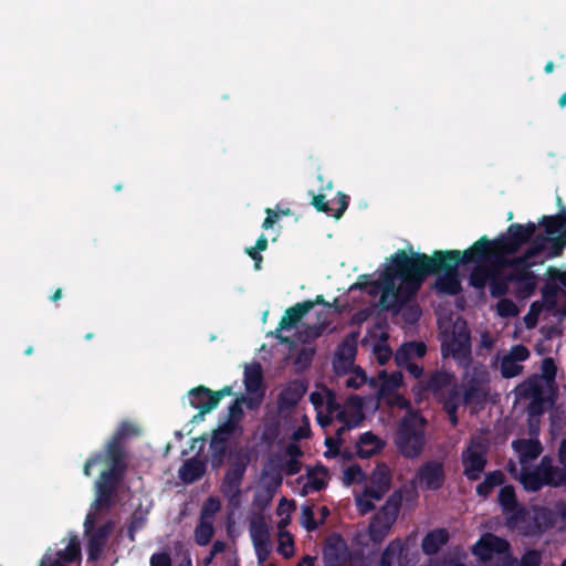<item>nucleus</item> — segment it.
<instances>
[{
    "label": "nucleus",
    "mask_w": 566,
    "mask_h": 566,
    "mask_svg": "<svg viewBox=\"0 0 566 566\" xmlns=\"http://www.w3.org/2000/svg\"><path fill=\"white\" fill-rule=\"evenodd\" d=\"M460 264L459 250H436L431 256L420 252L408 255L405 250H398L377 280L361 276L365 281L359 283V287L368 290L369 294H376L380 290V306L398 313L416 296L429 275L439 274L434 282L438 292L458 294L461 291L458 276Z\"/></svg>",
    "instance_id": "f257e3e1"
},
{
    "label": "nucleus",
    "mask_w": 566,
    "mask_h": 566,
    "mask_svg": "<svg viewBox=\"0 0 566 566\" xmlns=\"http://www.w3.org/2000/svg\"><path fill=\"white\" fill-rule=\"evenodd\" d=\"M537 230L534 222L526 224L512 223L507 227L506 232L500 234L497 238L490 240L486 235L481 237L473 243L471 252H475L480 258L485 256V253L491 249L492 259L499 263H504V258L516 253L522 245L531 242Z\"/></svg>",
    "instance_id": "f03ea898"
},
{
    "label": "nucleus",
    "mask_w": 566,
    "mask_h": 566,
    "mask_svg": "<svg viewBox=\"0 0 566 566\" xmlns=\"http://www.w3.org/2000/svg\"><path fill=\"white\" fill-rule=\"evenodd\" d=\"M427 420L416 410H409L399 421L394 436L398 452L406 459H416L426 444Z\"/></svg>",
    "instance_id": "7ed1b4c3"
},
{
    "label": "nucleus",
    "mask_w": 566,
    "mask_h": 566,
    "mask_svg": "<svg viewBox=\"0 0 566 566\" xmlns=\"http://www.w3.org/2000/svg\"><path fill=\"white\" fill-rule=\"evenodd\" d=\"M109 467L99 473L95 481V499L91 509L95 512L109 511L116 503L117 492L124 481L127 460L106 458Z\"/></svg>",
    "instance_id": "20e7f679"
},
{
    "label": "nucleus",
    "mask_w": 566,
    "mask_h": 566,
    "mask_svg": "<svg viewBox=\"0 0 566 566\" xmlns=\"http://www.w3.org/2000/svg\"><path fill=\"white\" fill-rule=\"evenodd\" d=\"M441 354L443 357L451 356L463 367L471 363V333L464 321L454 323L450 337L441 344Z\"/></svg>",
    "instance_id": "39448f33"
},
{
    "label": "nucleus",
    "mask_w": 566,
    "mask_h": 566,
    "mask_svg": "<svg viewBox=\"0 0 566 566\" xmlns=\"http://www.w3.org/2000/svg\"><path fill=\"white\" fill-rule=\"evenodd\" d=\"M472 249L473 244L461 252V264H474L469 275V283L472 287L482 290L491 281L495 271H500L502 268H497V264L494 263L491 249H488L485 256L481 258L475 252H470Z\"/></svg>",
    "instance_id": "423d86ee"
},
{
    "label": "nucleus",
    "mask_w": 566,
    "mask_h": 566,
    "mask_svg": "<svg viewBox=\"0 0 566 566\" xmlns=\"http://www.w3.org/2000/svg\"><path fill=\"white\" fill-rule=\"evenodd\" d=\"M488 447L480 440H471L461 453L463 474L469 481H478L488 464Z\"/></svg>",
    "instance_id": "0eeeda50"
},
{
    "label": "nucleus",
    "mask_w": 566,
    "mask_h": 566,
    "mask_svg": "<svg viewBox=\"0 0 566 566\" xmlns=\"http://www.w3.org/2000/svg\"><path fill=\"white\" fill-rule=\"evenodd\" d=\"M510 551V543L492 533L483 534L472 546V554L481 562H490L494 555L506 554Z\"/></svg>",
    "instance_id": "6e6552de"
},
{
    "label": "nucleus",
    "mask_w": 566,
    "mask_h": 566,
    "mask_svg": "<svg viewBox=\"0 0 566 566\" xmlns=\"http://www.w3.org/2000/svg\"><path fill=\"white\" fill-rule=\"evenodd\" d=\"M554 512L547 506H534L533 515L521 527V535L526 537L541 536L546 531L555 527Z\"/></svg>",
    "instance_id": "1a4fd4ad"
},
{
    "label": "nucleus",
    "mask_w": 566,
    "mask_h": 566,
    "mask_svg": "<svg viewBox=\"0 0 566 566\" xmlns=\"http://www.w3.org/2000/svg\"><path fill=\"white\" fill-rule=\"evenodd\" d=\"M138 432V429L134 424L127 421L122 422L105 444V457L127 460L125 440L128 437L137 436Z\"/></svg>",
    "instance_id": "9d476101"
},
{
    "label": "nucleus",
    "mask_w": 566,
    "mask_h": 566,
    "mask_svg": "<svg viewBox=\"0 0 566 566\" xmlns=\"http://www.w3.org/2000/svg\"><path fill=\"white\" fill-rule=\"evenodd\" d=\"M314 307V303H312L310 300L304 301L301 303H296L294 306L289 307L284 315L282 316L281 321L279 322V326L274 333L275 337L280 340L282 344L290 343V338L286 336H283L281 334L282 331H290L294 328L298 322Z\"/></svg>",
    "instance_id": "9b49d317"
},
{
    "label": "nucleus",
    "mask_w": 566,
    "mask_h": 566,
    "mask_svg": "<svg viewBox=\"0 0 566 566\" xmlns=\"http://www.w3.org/2000/svg\"><path fill=\"white\" fill-rule=\"evenodd\" d=\"M455 377L452 373L446 370H434L426 380H419L413 387L416 395L421 396L424 392H431L434 398L454 384Z\"/></svg>",
    "instance_id": "f8f14e48"
},
{
    "label": "nucleus",
    "mask_w": 566,
    "mask_h": 566,
    "mask_svg": "<svg viewBox=\"0 0 566 566\" xmlns=\"http://www.w3.org/2000/svg\"><path fill=\"white\" fill-rule=\"evenodd\" d=\"M247 465L248 460L242 458H238L231 462L221 484V492L226 497L234 499L240 495V486L247 470Z\"/></svg>",
    "instance_id": "ddd939ff"
},
{
    "label": "nucleus",
    "mask_w": 566,
    "mask_h": 566,
    "mask_svg": "<svg viewBox=\"0 0 566 566\" xmlns=\"http://www.w3.org/2000/svg\"><path fill=\"white\" fill-rule=\"evenodd\" d=\"M486 374L475 375L468 381L463 395L462 403L464 406L475 405L483 407L486 403L490 388Z\"/></svg>",
    "instance_id": "4468645a"
},
{
    "label": "nucleus",
    "mask_w": 566,
    "mask_h": 566,
    "mask_svg": "<svg viewBox=\"0 0 566 566\" xmlns=\"http://www.w3.org/2000/svg\"><path fill=\"white\" fill-rule=\"evenodd\" d=\"M417 478L423 489L437 491L446 481L443 464L434 460L427 461L419 467Z\"/></svg>",
    "instance_id": "2eb2a0df"
},
{
    "label": "nucleus",
    "mask_w": 566,
    "mask_h": 566,
    "mask_svg": "<svg viewBox=\"0 0 566 566\" xmlns=\"http://www.w3.org/2000/svg\"><path fill=\"white\" fill-rule=\"evenodd\" d=\"M515 479L522 484L523 489L526 492H538L544 486L551 488H559L562 484L556 481L546 478L545 474H542L539 471L534 468L522 467L518 474L515 475Z\"/></svg>",
    "instance_id": "dca6fc26"
},
{
    "label": "nucleus",
    "mask_w": 566,
    "mask_h": 566,
    "mask_svg": "<svg viewBox=\"0 0 566 566\" xmlns=\"http://www.w3.org/2000/svg\"><path fill=\"white\" fill-rule=\"evenodd\" d=\"M494 263L497 264V268L510 269L507 273V280H511V282H513L520 277L533 273L532 268H534L538 263H543V260H532L527 255L522 254L515 258H504L503 264L499 263L497 261H494Z\"/></svg>",
    "instance_id": "f3484780"
},
{
    "label": "nucleus",
    "mask_w": 566,
    "mask_h": 566,
    "mask_svg": "<svg viewBox=\"0 0 566 566\" xmlns=\"http://www.w3.org/2000/svg\"><path fill=\"white\" fill-rule=\"evenodd\" d=\"M401 503V493L398 491L394 492L371 521L380 524L385 530H390L397 520Z\"/></svg>",
    "instance_id": "a211bd4d"
},
{
    "label": "nucleus",
    "mask_w": 566,
    "mask_h": 566,
    "mask_svg": "<svg viewBox=\"0 0 566 566\" xmlns=\"http://www.w3.org/2000/svg\"><path fill=\"white\" fill-rule=\"evenodd\" d=\"M307 390L306 385L300 380L295 379L290 381L286 387H284L277 397V408L280 411H285L294 408L300 400L303 398Z\"/></svg>",
    "instance_id": "6ab92c4d"
},
{
    "label": "nucleus",
    "mask_w": 566,
    "mask_h": 566,
    "mask_svg": "<svg viewBox=\"0 0 566 566\" xmlns=\"http://www.w3.org/2000/svg\"><path fill=\"white\" fill-rule=\"evenodd\" d=\"M407 555V545L400 538H395L390 541L384 549L379 560V566H392L396 559L399 566H410Z\"/></svg>",
    "instance_id": "aec40b11"
},
{
    "label": "nucleus",
    "mask_w": 566,
    "mask_h": 566,
    "mask_svg": "<svg viewBox=\"0 0 566 566\" xmlns=\"http://www.w3.org/2000/svg\"><path fill=\"white\" fill-rule=\"evenodd\" d=\"M384 448L385 441L371 431L361 433L356 442V453L360 459H370L381 452Z\"/></svg>",
    "instance_id": "412c9836"
},
{
    "label": "nucleus",
    "mask_w": 566,
    "mask_h": 566,
    "mask_svg": "<svg viewBox=\"0 0 566 566\" xmlns=\"http://www.w3.org/2000/svg\"><path fill=\"white\" fill-rule=\"evenodd\" d=\"M284 470L287 475H295L301 471V462L297 459H290L284 464L274 465V459H270L263 470V475L271 478L275 485L282 483L281 471Z\"/></svg>",
    "instance_id": "4be33fe9"
},
{
    "label": "nucleus",
    "mask_w": 566,
    "mask_h": 566,
    "mask_svg": "<svg viewBox=\"0 0 566 566\" xmlns=\"http://www.w3.org/2000/svg\"><path fill=\"white\" fill-rule=\"evenodd\" d=\"M313 195L312 205L319 212H325L329 216H333L335 219H340L344 212L347 210L349 205V197L343 192L337 193V208L333 209L329 207L328 202L325 200L324 195Z\"/></svg>",
    "instance_id": "5701e85b"
},
{
    "label": "nucleus",
    "mask_w": 566,
    "mask_h": 566,
    "mask_svg": "<svg viewBox=\"0 0 566 566\" xmlns=\"http://www.w3.org/2000/svg\"><path fill=\"white\" fill-rule=\"evenodd\" d=\"M206 462L198 457H192L184 462L179 469V478L186 484L200 480L206 473Z\"/></svg>",
    "instance_id": "b1692460"
},
{
    "label": "nucleus",
    "mask_w": 566,
    "mask_h": 566,
    "mask_svg": "<svg viewBox=\"0 0 566 566\" xmlns=\"http://www.w3.org/2000/svg\"><path fill=\"white\" fill-rule=\"evenodd\" d=\"M450 535L447 528H436L428 532L421 542L422 552L432 556L436 555L440 548L449 542Z\"/></svg>",
    "instance_id": "393cba45"
},
{
    "label": "nucleus",
    "mask_w": 566,
    "mask_h": 566,
    "mask_svg": "<svg viewBox=\"0 0 566 566\" xmlns=\"http://www.w3.org/2000/svg\"><path fill=\"white\" fill-rule=\"evenodd\" d=\"M244 386L247 392L252 395V397H258L259 394L264 395L263 371L259 363L245 367Z\"/></svg>",
    "instance_id": "a878e982"
},
{
    "label": "nucleus",
    "mask_w": 566,
    "mask_h": 566,
    "mask_svg": "<svg viewBox=\"0 0 566 566\" xmlns=\"http://www.w3.org/2000/svg\"><path fill=\"white\" fill-rule=\"evenodd\" d=\"M512 448L520 454L522 463L537 459L543 451L541 442L533 439H516L512 442Z\"/></svg>",
    "instance_id": "bb28decb"
},
{
    "label": "nucleus",
    "mask_w": 566,
    "mask_h": 566,
    "mask_svg": "<svg viewBox=\"0 0 566 566\" xmlns=\"http://www.w3.org/2000/svg\"><path fill=\"white\" fill-rule=\"evenodd\" d=\"M427 354V345L423 342H408L401 345L396 354V364H406L413 358H422Z\"/></svg>",
    "instance_id": "cd10ccee"
},
{
    "label": "nucleus",
    "mask_w": 566,
    "mask_h": 566,
    "mask_svg": "<svg viewBox=\"0 0 566 566\" xmlns=\"http://www.w3.org/2000/svg\"><path fill=\"white\" fill-rule=\"evenodd\" d=\"M262 400L263 394H259L258 397H238L228 408V419L239 423L244 416L242 403H245L247 407L252 410L258 408Z\"/></svg>",
    "instance_id": "c85d7f7f"
},
{
    "label": "nucleus",
    "mask_w": 566,
    "mask_h": 566,
    "mask_svg": "<svg viewBox=\"0 0 566 566\" xmlns=\"http://www.w3.org/2000/svg\"><path fill=\"white\" fill-rule=\"evenodd\" d=\"M505 482V474L501 470L488 472L484 480L475 488L476 494L482 499H488L494 488L502 485Z\"/></svg>",
    "instance_id": "c756f323"
},
{
    "label": "nucleus",
    "mask_w": 566,
    "mask_h": 566,
    "mask_svg": "<svg viewBox=\"0 0 566 566\" xmlns=\"http://www.w3.org/2000/svg\"><path fill=\"white\" fill-rule=\"evenodd\" d=\"M189 403L195 409H202V413H209L213 409H208L212 390L206 386H198L189 390Z\"/></svg>",
    "instance_id": "7c9ffc66"
},
{
    "label": "nucleus",
    "mask_w": 566,
    "mask_h": 566,
    "mask_svg": "<svg viewBox=\"0 0 566 566\" xmlns=\"http://www.w3.org/2000/svg\"><path fill=\"white\" fill-rule=\"evenodd\" d=\"M380 377V387L379 395L382 397L392 396L402 385L403 376L401 371H392L391 374H387L382 370L379 374Z\"/></svg>",
    "instance_id": "2f4dec72"
},
{
    "label": "nucleus",
    "mask_w": 566,
    "mask_h": 566,
    "mask_svg": "<svg viewBox=\"0 0 566 566\" xmlns=\"http://www.w3.org/2000/svg\"><path fill=\"white\" fill-rule=\"evenodd\" d=\"M534 469L539 471L542 474H545L546 478L566 486V472L559 467L554 465L548 455L543 457Z\"/></svg>",
    "instance_id": "473e14b6"
},
{
    "label": "nucleus",
    "mask_w": 566,
    "mask_h": 566,
    "mask_svg": "<svg viewBox=\"0 0 566 566\" xmlns=\"http://www.w3.org/2000/svg\"><path fill=\"white\" fill-rule=\"evenodd\" d=\"M504 515V524L509 530H517L521 533V527L528 522L530 512L523 505H518L516 509H512L509 513H502Z\"/></svg>",
    "instance_id": "72a5a7b5"
},
{
    "label": "nucleus",
    "mask_w": 566,
    "mask_h": 566,
    "mask_svg": "<svg viewBox=\"0 0 566 566\" xmlns=\"http://www.w3.org/2000/svg\"><path fill=\"white\" fill-rule=\"evenodd\" d=\"M63 564L80 563L82 558L81 544L76 535L71 536L67 546L56 553Z\"/></svg>",
    "instance_id": "f704fd0d"
},
{
    "label": "nucleus",
    "mask_w": 566,
    "mask_h": 566,
    "mask_svg": "<svg viewBox=\"0 0 566 566\" xmlns=\"http://www.w3.org/2000/svg\"><path fill=\"white\" fill-rule=\"evenodd\" d=\"M548 235H554L566 227V210L554 216H543L538 222Z\"/></svg>",
    "instance_id": "c9c22d12"
},
{
    "label": "nucleus",
    "mask_w": 566,
    "mask_h": 566,
    "mask_svg": "<svg viewBox=\"0 0 566 566\" xmlns=\"http://www.w3.org/2000/svg\"><path fill=\"white\" fill-rule=\"evenodd\" d=\"M537 281L538 277L534 272L513 281L512 283L516 285V296L518 298L531 297L536 291Z\"/></svg>",
    "instance_id": "e433bc0d"
},
{
    "label": "nucleus",
    "mask_w": 566,
    "mask_h": 566,
    "mask_svg": "<svg viewBox=\"0 0 566 566\" xmlns=\"http://www.w3.org/2000/svg\"><path fill=\"white\" fill-rule=\"evenodd\" d=\"M497 501L502 513H509L512 509H516L521 503L517 501L515 489L513 485H504L499 491Z\"/></svg>",
    "instance_id": "4c0bfd02"
},
{
    "label": "nucleus",
    "mask_w": 566,
    "mask_h": 566,
    "mask_svg": "<svg viewBox=\"0 0 566 566\" xmlns=\"http://www.w3.org/2000/svg\"><path fill=\"white\" fill-rule=\"evenodd\" d=\"M229 444L220 443L217 439L210 441V463L213 470L220 469L228 455Z\"/></svg>",
    "instance_id": "58836bf2"
},
{
    "label": "nucleus",
    "mask_w": 566,
    "mask_h": 566,
    "mask_svg": "<svg viewBox=\"0 0 566 566\" xmlns=\"http://www.w3.org/2000/svg\"><path fill=\"white\" fill-rule=\"evenodd\" d=\"M214 534L212 521H205L199 518V523L195 528V541L200 546H206L210 543Z\"/></svg>",
    "instance_id": "ea45409f"
},
{
    "label": "nucleus",
    "mask_w": 566,
    "mask_h": 566,
    "mask_svg": "<svg viewBox=\"0 0 566 566\" xmlns=\"http://www.w3.org/2000/svg\"><path fill=\"white\" fill-rule=\"evenodd\" d=\"M391 471L386 463H378L374 469L370 483L390 490L391 486Z\"/></svg>",
    "instance_id": "a19ab883"
},
{
    "label": "nucleus",
    "mask_w": 566,
    "mask_h": 566,
    "mask_svg": "<svg viewBox=\"0 0 566 566\" xmlns=\"http://www.w3.org/2000/svg\"><path fill=\"white\" fill-rule=\"evenodd\" d=\"M250 533L253 543L270 541L269 527L262 515L251 521Z\"/></svg>",
    "instance_id": "79ce46f5"
},
{
    "label": "nucleus",
    "mask_w": 566,
    "mask_h": 566,
    "mask_svg": "<svg viewBox=\"0 0 566 566\" xmlns=\"http://www.w3.org/2000/svg\"><path fill=\"white\" fill-rule=\"evenodd\" d=\"M509 283H511V280H507V274L502 276L499 271H495L489 282L491 296L495 298L504 296L509 292Z\"/></svg>",
    "instance_id": "37998d69"
},
{
    "label": "nucleus",
    "mask_w": 566,
    "mask_h": 566,
    "mask_svg": "<svg viewBox=\"0 0 566 566\" xmlns=\"http://www.w3.org/2000/svg\"><path fill=\"white\" fill-rule=\"evenodd\" d=\"M531 245L524 251V255H527L532 260H536L538 255L546 249L549 238L544 234H537L533 237Z\"/></svg>",
    "instance_id": "c03bdc74"
},
{
    "label": "nucleus",
    "mask_w": 566,
    "mask_h": 566,
    "mask_svg": "<svg viewBox=\"0 0 566 566\" xmlns=\"http://www.w3.org/2000/svg\"><path fill=\"white\" fill-rule=\"evenodd\" d=\"M436 399L442 403L443 408H448L450 406L460 407V403L462 402L460 400L459 388L455 384L451 385L447 390H444L442 394H440L439 397Z\"/></svg>",
    "instance_id": "a18cd8bd"
},
{
    "label": "nucleus",
    "mask_w": 566,
    "mask_h": 566,
    "mask_svg": "<svg viewBox=\"0 0 566 566\" xmlns=\"http://www.w3.org/2000/svg\"><path fill=\"white\" fill-rule=\"evenodd\" d=\"M558 291V285L552 280H548L542 287L543 301L545 302L548 308H553L556 306Z\"/></svg>",
    "instance_id": "49530a36"
},
{
    "label": "nucleus",
    "mask_w": 566,
    "mask_h": 566,
    "mask_svg": "<svg viewBox=\"0 0 566 566\" xmlns=\"http://www.w3.org/2000/svg\"><path fill=\"white\" fill-rule=\"evenodd\" d=\"M523 370V366L514 359L504 356L501 360V375L504 378H513L520 375Z\"/></svg>",
    "instance_id": "de8ad7c7"
},
{
    "label": "nucleus",
    "mask_w": 566,
    "mask_h": 566,
    "mask_svg": "<svg viewBox=\"0 0 566 566\" xmlns=\"http://www.w3.org/2000/svg\"><path fill=\"white\" fill-rule=\"evenodd\" d=\"M301 524L307 532L317 530L318 523L314 517L313 505L305 504L301 509Z\"/></svg>",
    "instance_id": "09e8293b"
},
{
    "label": "nucleus",
    "mask_w": 566,
    "mask_h": 566,
    "mask_svg": "<svg viewBox=\"0 0 566 566\" xmlns=\"http://www.w3.org/2000/svg\"><path fill=\"white\" fill-rule=\"evenodd\" d=\"M221 504L218 497L210 496L206 500L200 511V518L205 521H212L216 513L220 510Z\"/></svg>",
    "instance_id": "8fccbe9b"
},
{
    "label": "nucleus",
    "mask_w": 566,
    "mask_h": 566,
    "mask_svg": "<svg viewBox=\"0 0 566 566\" xmlns=\"http://www.w3.org/2000/svg\"><path fill=\"white\" fill-rule=\"evenodd\" d=\"M521 394L524 397L539 399L542 395V387L537 379H528L521 385Z\"/></svg>",
    "instance_id": "3c124183"
},
{
    "label": "nucleus",
    "mask_w": 566,
    "mask_h": 566,
    "mask_svg": "<svg viewBox=\"0 0 566 566\" xmlns=\"http://www.w3.org/2000/svg\"><path fill=\"white\" fill-rule=\"evenodd\" d=\"M555 526L559 523V531H566V500H558L555 502L554 507Z\"/></svg>",
    "instance_id": "603ef678"
},
{
    "label": "nucleus",
    "mask_w": 566,
    "mask_h": 566,
    "mask_svg": "<svg viewBox=\"0 0 566 566\" xmlns=\"http://www.w3.org/2000/svg\"><path fill=\"white\" fill-rule=\"evenodd\" d=\"M496 311L501 317H512L518 313L516 304L510 298H501L496 304Z\"/></svg>",
    "instance_id": "864d4df0"
},
{
    "label": "nucleus",
    "mask_w": 566,
    "mask_h": 566,
    "mask_svg": "<svg viewBox=\"0 0 566 566\" xmlns=\"http://www.w3.org/2000/svg\"><path fill=\"white\" fill-rule=\"evenodd\" d=\"M314 355L315 350L313 348L302 347L294 359L295 366L301 369L307 368L311 365Z\"/></svg>",
    "instance_id": "5fc2aeb1"
},
{
    "label": "nucleus",
    "mask_w": 566,
    "mask_h": 566,
    "mask_svg": "<svg viewBox=\"0 0 566 566\" xmlns=\"http://www.w3.org/2000/svg\"><path fill=\"white\" fill-rule=\"evenodd\" d=\"M366 381H367L366 373L360 367H357L353 371V374L346 379L345 384H346L347 388L358 389L363 385H365Z\"/></svg>",
    "instance_id": "6e6d98bb"
},
{
    "label": "nucleus",
    "mask_w": 566,
    "mask_h": 566,
    "mask_svg": "<svg viewBox=\"0 0 566 566\" xmlns=\"http://www.w3.org/2000/svg\"><path fill=\"white\" fill-rule=\"evenodd\" d=\"M280 544L277 547V552L282 554L285 558H290L294 554V542L292 536L289 533H281Z\"/></svg>",
    "instance_id": "4d7b16f0"
},
{
    "label": "nucleus",
    "mask_w": 566,
    "mask_h": 566,
    "mask_svg": "<svg viewBox=\"0 0 566 566\" xmlns=\"http://www.w3.org/2000/svg\"><path fill=\"white\" fill-rule=\"evenodd\" d=\"M343 443V438L327 437L325 439V446L327 450L324 452V457L327 459H334L339 454V449Z\"/></svg>",
    "instance_id": "13d9d810"
},
{
    "label": "nucleus",
    "mask_w": 566,
    "mask_h": 566,
    "mask_svg": "<svg viewBox=\"0 0 566 566\" xmlns=\"http://www.w3.org/2000/svg\"><path fill=\"white\" fill-rule=\"evenodd\" d=\"M542 376L545 380L551 381L554 380L557 373V367L552 357H546L542 361Z\"/></svg>",
    "instance_id": "bf43d9fd"
},
{
    "label": "nucleus",
    "mask_w": 566,
    "mask_h": 566,
    "mask_svg": "<svg viewBox=\"0 0 566 566\" xmlns=\"http://www.w3.org/2000/svg\"><path fill=\"white\" fill-rule=\"evenodd\" d=\"M103 462H107L106 461V457H105V450L103 452H96L94 453L92 457H90L85 464H84V468H83V473L85 476H91L92 475V469L93 467L97 465V464H101Z\"/></svg>",
    "instance_id": "052dcab7"
},
{
    "label": "nucleus",
    "mask_w": 566,
    "mask_h": 566,
    "mask_svg": "<svg viewBox=\"0 0 566 566\" xmlns=\"http://www.w3.org/2000/svg\"><path fill=\"white\" fill-rule=\"evenodd\" d=\"M542 554L536 549L526 551L521 558V566H541Z\"/></svg>",
    "instance_id": "680f3d73"
},
{
    "label": "nucleus",
    "mask_w": 566,
    "mask_h": 566,
    "mask_svg": "<svg viewBox=\"0 0 566 566\" xmlns=\"http://www.w3.org/2000/svg\"><path fill=\"white\" fill-rule=\"evenodd\" d=\"M336 419L343 423L342 427H339L336 432H335V437L334 438H342V436L347 431V430H350L353 428H356L358 426V421H356L355 423H350V421L348 420V416L347 413L344 411V410H340L337 416H336Z\"/></svg>",
    "instance_id": "e2e57ef3"
},
{
    "label": "nucleus",
    "mask_w": 566,
    "mask_h": 566,
    "mask_svg": "<svg viewBox=\"0 0 566 566\" xmlns=\"http://www.w3.org/2000/svg\"><path fill=\"white\" fill-rule=\"evenodd\" d=\"M363 478L364 472L361 468L357 464H353L344 471V480L346 484H352L354 482L360 481Z\"/></svg>",
    "instance_id": "0e129e2a"
},
{
    "label": "nucleus",
    "mask_w": 566,
    "mask_h": 566,
    "mask_svg": "<svg viewBox=\"0 0 566 566\" xmlns=\"http://www.w3.org/2000/svg\"><path fill=\"white\" fill-rule=\"evenodd\" d=\"M506 356L510 357L511 359H514L517 363H521L525 361L530 357V350L526 346L518 344L514 345L511 348L510 354Z\"/></svg>",
    "instance_id": "69168bd1"
},
{
    "label": "nucleus",
    "mask_w": 566,
    "mask_h": 566,
    "mask_svg": "<svg viewBox=\"0 0 566 566\" xmlns=\"http://www.w3.org/2000/svg\"><path fill=\"white\" fill-rule=\"evenodd\" d=\"M254 545V549H255V554H256V558L259 560V563H264L270 554H271V542L270 541H265V542H258V543H253Z\"/></svg>",
    "instance_id": "338daca9"
},
{
    "label": "nucleus",
    "mask_w": 566,
    "mask_h": 566,
    "mask_svg": "<svg viewBox=\"0 0 566 566\" xmlns=\"http://www.w3.org/2000/svg\"><path fill=\"white\" fill-rule=\"evenodd\" d=\"M551 242V256L560 255L566 245V230L562 232L559 238L549 239Z\"/></svg>",
    "instance_id": "774afa93"
}]
</instances>
